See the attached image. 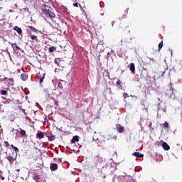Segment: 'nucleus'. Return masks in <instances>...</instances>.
Segmentation results:
<instances>
[{"label": "nucleus", "mask_w": 182, "mask_h": 182, "mask_svg": "<svg viewBox=\"0 0 182 182\" xmlns=\"http://www.w3.org/2000/svg\"><path fill=\"white\" fill-rule=\"evenodd\" d=\"M164 73H166V70L161 71V72H160L161 76H163V75H164Z\"/></svg>", "instance_id": "nucleus-29"}, {"label": "nucleus", "mask_w": 182, "mask_h": 182, "mask_svg": "<svg viewBox=\"0 0 182 182\" xmlns=\"http://www.w3.org/2000/svg\"><path fill=\"white\" fill-rule=\"evenodd\" d=\"M36 180H40V179H41V178H39L38 176H36Z\"/></svg>", "instance_id": "nucleus-35"}, {"label": "nucleus", "mask_w": 182, "mask_h": 182, "mask_svg": "<svg viewBox=\"0 0 182 182\" xmlns=\"http://www.w3.org/2000/svg\"><path fill=\"white\" fill-rule=\"evenodd\" d=\"M50 168L51 171H55V170H58L57 164H50Z\"/></svg>", "instance_id": "nucleus-9"}, {"label": "nucleus", "mask_w": 182, "mask_h": 182, "mask_svg": "<svg viewBox=\"0 0 182 182\" xmlns=\"http://www.w3.org/2000/svg\"><path fill=\"white\" fill-rule=\"evenodd\" d=\"M106 77H110V75H109V72L105 73Z\"/></svg>", "instance_id": "nucleus-32"}, {"label": "nucleus", "mask_w": 182, "mask_h": 182, "mask_svg": "<svg viewBox=\"0 0 182 182\" xmlns=\"http://www.w3.org/2000/svg\"><path fill=\"white\" fill-rule=\"evenodd\" d=\"M13 151H14V153L18 154V151H19V149H18V147L16 146H13Z\"/></svg>", "instance_id": "nucleus-23"}, {"label": "nucleus", "mask_w": 182, "mask_h": 182, "mask_svg": "<svg viewBox=\"0 0 182 182\" xmlns=\"http://www.w3.org/2000/svg\"><path fill=\"white\" fill-rule=\"evenodd\" d=\"M44 79H45V75H43V76L40 78V81H39L40 85H42V83L43 82Z\"/></svg>", "instance_id": "nucleus-26"}, {"label": "nucleus", "mask_w": 182, "mask_h": 182, "mask_svg": "<svg viewBox=\"0 0 182 182\" xmlns=\"http://www.w3.org/2000/svg\"><path fill=\"white\" fill-rule=\"evenodd\" d=\"M6 154H7V156L9 157H16L18 156L17 153H15V151L14 149H11V148H9V150L6 151Z\"/></svg>", "instance_id": "nucleus-3"}, {"label": "nucleus", "mask_w": 182, "mask_h": 182, "mask_svg": "<svg viewBox=\"0 0 182 182\" xmlns=\"http://www.w3.org/2000/svg\"><path fill=\"white\" fill-rule=\"evenodd\" d=\"M4 147H6L7 149L8 147H9V142H8V141H4Z\"/></svg>", "instance_id": "nucleus-21"}, {"label": "nucleus", "mask_w": 182, "mask_h": 182, "mask_svg": "<svg viewBox=\"0 0 182 182\" xmlns=\"http://www.w3.org/2000/svg\"><path fill=\"white\" fill-rule=\"evenodd\" d=\"M14 29L16 31V32H18V33H19V34L22 33V28H21L18 26H15Z\"/></svg>", "instance_id": "nucleus-16"}, {"label": "nucleus", "mask_w": 182, "mask_h": 182, "mask_svg": "<svg viewBox=\"0 0 182 182\" xmlns=\"http://www.w3.org/2000/svg\"><path fill=\"white\" fill-rule=\"evenodd\" d=\"M55 51H56V47H55V46L50 47V48H49L50 53L55 52Z\"/></svg>", "instance_id": "nucleus-20"}, {"label": "nucleus", "mask_w": 182, "mask_h": 182, "mask_svg": "<svg viewBox=\"0 0 182 182\" xmlns=\"http://www.w3.org/2000/svg\"><path fill=\"white\" fill-rule=\"evenodd\" d=\"M148 75L147 69L143 68L141 73V77H146Z\"/></svg>", "instance_id": "nucleus-7"}, {"label": "nucleus", "mask_w": 182, "mask_h": 182, "mask_svg": "<svg viewBox=\"0 0 182 182\" xmlns=\"http://www.w3.org/2000/svg\"><path fill=\"white\" fill-rule=\"evenodd\" d=\"M166 129H168V122H165L163 124Z\"/></svg>", "instance_id": "nucleus-28"}, {"label": "nucleus", "mask_w": 182, "mask_h": 182, "mask_svg": "<svg viewBox=\"0 0 182 182\" xmlns=\"http://www.w3.org/2000/svg\"><path fill=\"white\" fill-rule=\"evenodd\" d=\"M159 48V51L160 52V50H161V48H163V41H161L158 46Z\"/></svg>", "instance_id": "nucleus-19"}, {"label": "nucleus", "mask_w": 182, "mask_h": 182, "mask_svg": "<svg viewBox=\"0 0 182 182\" xmlns=\"http://www.w3.org/2000/svg\"><path fill=\"white\" fill-rule=\"evenodd\" d=\"M14 45H16V50H21V48H20L18 46H16V43H11L12 48H14Z\"/></svg>", "instance_id": "nucleus-25"}, {"label": "nucleus", "mask_w": 182, "mask_h": 182, "mask_svg": "<svg viewBox=\"0 0 182 182\" xmlns=\"http://www.w3.org/2000/svg\"><path fill=\"white\" fill-rule=\"evenodd\" d=\"M21 79L23 80V82H26V80H28V74L22 73L21 75Z\"/></svg>", "instance_id": "nucleus-8"}, {"label": "nucleus", "mask_w": 182, "mask_h": 182, "mask_svg": "<svg viewBox=\"0 0 182 182\" xmlns=\"http://www.w3.org/2000/svg\"><path fill=\"white\" fill-rule=\"evenodd\" d=\"M127 14H129V8H127L126 10L119 13V20L122 21V19H126V18H127Z\"/></svg>", "instance_id": "nucleus-2"}, {"label": "nucleus", "mask_w": 182, "mask_h": 182, "mask_svg": "<svg viewBox=\"0 0 182 182\" xmlns=\"http://www.w3.org/2000/svg\"><path fill=\"white\" fill-rule=\"evenodd\" d=\"M118 133H123L124 132V127L122 126V124H118L116 125Z\"/></svg>", "instance_id": "nucleus-6"}, {"label": "nucleus", "mask_w": 182, "mask_h": 182, "mask_svg": "<svg viewBox=\"0 0 182 182\" xmlns=\"http://www.w3.org/2000/svg\"><path fill=\"white\" fill-rule=\"evenodd\" d=\"M54 103L55 105H58V101H55Z\"/></svg>", "instance_id": "nucleus-40"}, {"label": "nucleus", "mask_w": 182, "mask_h": 182, "mask_svg": "<svg viewBox=\"0 0 182 182\" xmlns=\"http://www.w3.org/2000/svg\"><path fill=\"white\" fill-rule=\"evenodd\" d=\"M4 82H6V80H8V77H4Z\"/></svg>", "instance_id": "nucleus-36"}, {"label": "nucleus", "mask_w": 182, "mask_h": 182, "mask_svg": "<svg viewBox=\"0 0 182 182\" xmlns=\"http://www.w3.org/2000/svg\"><path fill=\"white\" fill-rule=\"evenodd\" d=\"M1 174H2V171H0V177H1Z\"/></svg>", "instance_id": "nucleus-39"}, {"label": "nucleus", "mask_w": 182, "mask_h": 182, "mask_svg": "<svg viewBox=\"0 0 182 182\" xmlns=\"http://www.w3.org/2000/svg\"><path fill=\"white\" fill-rule=\"evenodd\" d=\"M95 161H96V164H102L103 163V158L100 156H96L95 157Z\"/></svg>", "instance_id": "nucleus-4"}, {"label": "nucleus", "mask_w": 182, "mask_h": 182, "mask_svg": "<svg viewBox=\"0 0 182 182\" xmlns=\"http://www.w3.org/2000/svg\"><path fill=\"white\" fill-rule=\"evenodd\" d=\"M103 76H104V77H105V74H103Z\"/></svg>", "instance_id": "nucleus-42"}, {"label": "nucleus", "mask_w": 182, "mask_h": 182, "mask_svg": "<svg viewBox=\"0 0 182 182\" xmlns=\"http://www.w3.org/2000/svg\"><path fill=\"white\" fill-rule=\"evenodd\" d=\"M9 82L11 83L14 82V78H9Z\"/></svg>", "instance_id": "nucleus-33"}, {"label": "nucleus", "mask_w": 182, "mask_h": 182, "mask_svg": "<svg viewBox=\"0 0 182 182\" xmlns=\"http://www.w3.org/2000/svg\"><path fill=\"white\" fill-rule=\"evenodd\" d=\"M171 90H173V87H172V88H171Z\"/></svg>", "instance_id": "nucleus-41"}, {"label": "nucleus", "mask_w": 182, "mask_h": 182, "mask_svg": "<svg viewBox=\"0 0 182 182\" xmlns=\"http://www.w3.org/2000/svg\"><path fill=\"white\" fill-rule=\"evenodd\" d=\"M41 10V15L43 18H47V19H50L51 21L55 19V16H56V15L53 12V9H52L49 5L46 4L42 5Z\"/></svg>", "instance_id": "nucleus-1"}, {"label": "nucleus", "mask_w": 182, "mask_h": 182, "mask_svg": "<svg viewBox=\"0 0 182 182\" xmlns=\"http://www.w3.org/2000/svg\"><path fill=\"white\" fill-rule=\"evenodd\" d=\"M112 25L113 26V25H114V21H112Z\"/></svg>", "instance_id": "nucleus-37"}, {"label": "nucleus", "mask_w": 182, "mask_h": 182, "mask_svg": "<svg viewBox=\"0 0 182 182\" xmlns=\"http://www.w3.org/2000/svg\"><path fill=\"white\" fill-rule=\"evenodd\" d=\"M70 141L73 144L75 143V141H79V136H73Z\"/></svg>", "instance_id": "nucleus-14"}, {"label": "nucleus", "mask_w": 182, "mask_h": 182, "mask_svg": "<svg viewBox=\"0 0 182 182\" xmlns=\"http://www.w3.org/2000/svg\"><path fill=\"white\" fill-rule=\"evenodd\" d=\"M132 156H134L135 157H138V159H143L144 157V155L142 154H139V152H134Z\"/></svg>", "instance_id": "nucleus-10"}, {"label": "nucleus", "mask_w": 182, "mask_h": 182, "mask_svg": "<svg viewBox=\"0 0 182 182\" xmlns=\"http://www.w3.org/2000/svg\"><path fill=\"white\" fill-rule=\"evenodd\" d=\"M58 86L60 89H63V85H62V82H58Z\"/></svg>", "instance_id": "nucleus-27"}, {"label": "nucleus", "mask_w": 182, "mask_h": 182, "mask_svg": "<svg viewBox=\"0 0 182 182\" xmlns=\"http://www.w3.org/2000/svg\"><path fill=\"white\" fill-rule=\"evenodd\" d=\"M36 136L38 139H43V133L41 131H38Z\"/></svg>", "instance_id": "nucleus-13"}, {"label": "nucleus", "mask_w": 182, "mask_h": 182, "mask_svg": "<svg viewBox=\"0 0 182 182\" xmlns=\"http://www.w3.org/2000/svg\"><path fill=\"white\" fill-rule=\"evenodd\" d=\"M54 63H55V65H57L58 66H59V63L58 62V60H54Z\"/></svg>", "instance_id": "nucleus-31"}, {"label": "nucleus", "mask_w": 182, "mask_h": 182, "mask_svg": "<svg viewBox=\"0 0 182 182\" xmlns=\"http://www.w3.org/2000/svg\"><path fill=\"white\" fill-rule=\"evenodd\" d=\"M162 146L164 150H170V146L168 144H167V143H166V142H164L162 144Z\"/></svg>", "instance_id": "nucleus-12"}, {"label": "nucleus", "mask_w": 182, "mask_h": 182, "mask_svg": "<svg viewBox=\"0 0 182 182\" xmlns=\"http://www.w3.org/2000/svg\"><path fill=\"white\" fill-rule=\"evenodd\" d=\"M117 85H122V81H120L119 80H118L117 81Z\"/></svg>", "instance_id": "nucleus-34"}, {"label": "nucleus", "mask_w": 182, "mask_h": 182, "mask_svg": "<svg viewBox=\"0 0 182 182\" xmlns=\"http://www.w3.org/2000/svg\"><path fill=\"white\" fill-rule=\"evenodd\" d=\"M31 38L32 41H38V36L35 35L31 36Z\"/></svg>", "instance_id": "nucleus-22"}, {"label": "nucleus", "mask_w": 182, "mask_h": 182, "mask_svg": "<svg viewBox=\"0 0 182 182\" xmlns=\"http://www.w3.org/2000/svg\"><path fill=\"white\" fill-rule=\"evenodd\" d=\"M29 29L32 31L34 33H38V29L35 28L33 26H28Z\"/></svg>", "instance_id": "nucleus-15"}, {"label": "nucleus", "mask_w": 182, "mask_h": 182, "mask_svg": "<svg viewBox=\"0 0 182 182\" xmlns=\"http://www.w3.org/2000/svg\"><path fill=\"white\" fill-rule=\"evenodd\" d=\"M7 160H9L10 164H12V163L15 162V160H16V158L14 156H7Z\"/></svg>", "instance_id": "nucleus-11"}, {"label": "nucleus", "mask_w": 182, "mask_h": 182, "mask_svg": "<svg viewBox=\"0 0 182 182\" xmlns=\"http://www.w3.org/2000/svg\"><path fill=\"white\" fill-rule=\"evenodd\" d=\"M48 140H50V141L55 140V136L50 135V136H48Z\"/></svg>", "instance_id": "nucleus-24"}, {"label": "nucleus", "mask_w": 182, "mask_h": 182, "mask_svg": "<svg viewBox=\"0 0 182 182\" xmlns=\"http://www.w3.org/2000/svg\"><path fill=\"white\" fill-rule=\"evenodd\" d=\"M73 6H75V8H77L79 6V4L77 3L73 4Z\"/></svg>", "instance_id": "nucleus-30"}, {"label": "nucleus", "mask_w": 182, "mask_h": 182, "mask_svg": "<svg viewBox=\"0 0 182 182\" xmlns=\"http://www.w3.org/2000/svg\"><path fill=\"white\" fill-rule=\"evenodd\" d=\"M129 69L132 72V73H133V75L136 73V67L134 66V63H131L129 65Z\"/></svg>", "instance_id": "nucleus-5"}, {"label": "nucleus", "mask_w": 182, "mask_h": 182, "mask_svg": "<svg viewBox=\"0 0 182 182\" xmlns=\"http://www.w3.org/2000/svg\"><path fill=\"white\" fill-rule=\"evenodd\" d=\"M20 134L21 136H26V131L23 130L22 129H20Z\"/></svg>", "instance_id": "nucleus-18"}, {"label": "nucleus", "mask_w": 182, "mask_h": 182, "mask_svg": "<svg viewBox=\"0 0 182 182\" xmlns=\"http://www.w3.org/2000/svg\"><path fill=\"white\" fill-rule=\"evenodd\" d=\"M0 95H8V91H6L5 90H0Z\"/></svg>", "instance_id": "nucleus-17"}, {"label": "nucleus", "mask_w": 182, "mask_h": 182, "mask_svg": "<svg viewBox=\"0 0 182 182\" xmlns=\"http://www.w3.org/2000/svg\"><path fill=\"white\" fill-rule=\"evenodd\" d=\"M11 147H12V149H14V147H15V146H14L13 144L11 145Z\"/></svg>", "instance_id": "nucleus-38"}]
</instances>
